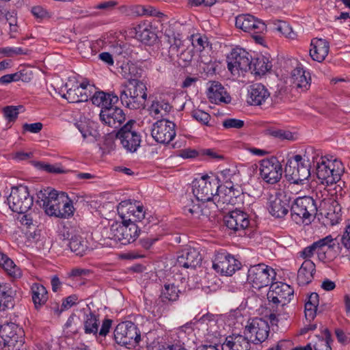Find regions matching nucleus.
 Returning a JSON list of instances; mask_svg holds the SVG:
<instances>
[{"label":"nucleus","mask_w":350,"mask_h":350,"mask_svg":"<svg viewBox=\"0 0 350 350\" xmlns=\"http://www.w3.org/2000/svg\"><path fill=\"white\" fill-rule=\"evenodd\" d=\"M37 197L43 202L42 206L48 215L60 218L73 215L75 208L72 202L64 193H58L56 190L48 187L40 190Z\"/></svg>","instance_id":"1"},{"label":"nucleus","mask_w":350,"mask_h":350,"mask_svg":"<svg viewBox=\"0 0 350 350\" xmlns=\"http://www.w3.org/2000/svg\"><path fill=\"white\" fill-rule=\"evenodd\" d=\"M146 86L141 81L125 82L120 86L119 98L130 109H143L147 99Z\"/></svg>","instance_id":"2"},{"label":"nucleus","mask_w":350,"mask_h":350,"mask_svg":"<svg viewBox=\"0 0 350 350\" xmlns=\"http://www.w3.org/2000/svg\"><path fill=\"white\" fill-rule=\"evenodd\" d=\"M228 66H267L273 59L269 53L252 56L242 48H235L227 55Z\"/></svg>","instance_id":"3"},{"label":"nucleus","mask_w":350,"mask_h":350,"mask_svg":"<svg viewBox=\"0 0 350 350\" xmlns=\"http://www.w3.org/2000/svg\"><path fill=\"white\" fill-rule=\"evenodd\" d=\"M219 189V180L207 175L196 178L192 183V191L198 200L211 202L215 191Z\"/></svg>","instance_id":"4"},{"label":"nucleus","mask_w":350,"mask_h":350,"mask_svg":"<svg viewBox=\"0 0 350 350\" xmlns=\"http://www.w3.org/2000/svg\"><path fill=\"white\" fill-rule=\"evenodd\" d=\"M291 217L296 222L311 221L314 217L317 207L314 200L309 196L297 198L291 205Z\"/></svg>","instance_id":"5"},{"label":"nucleus","mask_w":350,"mask_h":350,"mask_svg":"<svg viewBox=\"0 0 350 350\" xmlns=\"http://www.w3.org/2000/svg\"><path fill=\"white\" fill-rule=\"evenodd\" d=\"M285 176L291 183L303 185L310 176L309 166L303 162L299 154L288 160L284 169Z\"/></svg>","instance_id":"6"},{"label":"nucleus","mask_w":350,"mask_h":350,"mask_svg":"<svg viewBox=\"0 0 350 350\" xmlns=\"http://www.w3.org/2000/svg\"><path fill=\"white\" fill-rule=\"evenodd\" d=\"M7 201L10 208L20 214L27 212L33 202L27 187L23 185L13 187Z\"/></svg>","instance_id":"7"},{"label":"nucleus","mask_w":350,"mask_h":350,"mask_svg":"<svg viewBox=\"0 0 350 350\" xmlns=\"http://www.w3.org/2000/svg\"><path fill=\"white\" fill-rule=\"evenodd\" d=\"M237 28L250 33L257 43L261 44L263 38L260 35L267 29V25L261 20L251 14H240L235 18Z\"/></svg>","instance_id":"8"},{"label":"nucleus","mask_w":350,"mask_h":350,"mask_svg":"<svg viewBox=\"0 0 350 350\" xmlns=\"http://www.w3.org/2000/svg\"><path fill=\"white\" fill-rule=\"evenodd\" d=\"M114 338L116 342L123 346L134 347L141 340V334L136 325L131 321L119 323L114 330Z\"/></svg>","instance_id":"9"},{"label":"nucleus","mask_w":350,"mask_h":350,"mask_svg":"<svg viewBox=\"0 0 350 350\" xmlns=\"http://www.w3.org/2000/svg\"><path fill=\"white\" fill-rule=\"evenodd\" d=\"M66 93L62 97L68 100L69 103H80L87 101L91 96V90L94 88L87 79L82 82H78L69 79L65 84Z\"/></svg>","instance_id":"10"},{"label":"nucleus","mask_w":350,"mask_h":350,"mask_svg":"<svg viewBox=\"0 0 350 350\" xmlns=\"http://www.w3.org/2000/svg\"><path fill=\"white\" fill-rule=\"evenodd\" d=\"M274 270L264 264L251 267L247 272V282L253 288L260 289L267 286L275 277Z\"/></svg>","instance_id":"11"},{"label":"nucleus","mask_w":350,"mask_h":350,"mask_svg":"<svg viewBox=\"0 0 350 350\" xmlns=\"http://www.w3.org/2000/svg\"><path fill=\"white\" fill-rule=\"evenodd\" d=\"M294 291L291 286L283 282L271 284L267 293V299L272 308L286 306L293 297Z\"/></svg>","instance_id":"12"},{"label":"nucleus","mask_w":350,"mask_h":350,"mask_svg":"<svg viewBox=\"0 0 350 350\" xmlns=\"http://www.w3.org/2000/svg\"><path fill=\"white\" fill-rule=\"evenodd\" d=\"M134 123L133 120L129 121L116 134L123 148L132 153L137 150L141 143V135L133 129Z\"/></svg>","instance_id":"13"},{"label":"nucleus","mask_w":350,"mask_h":350,"mask_svg":"<svg viewBox=\"0 0 350 350\" xmlns=\"http://www.w3.org/2000/svg\"><path fill=\"white\" fill-rule=\"evenodd\" d=\"M259 170L261 178L268 184H275L282 178V165L275 157L263 159L260 163Z\"/></svg>","instance_id":"14"},{"label":"nucleus","mask_w":350,"mask_h":350,"mask_svg":"<svg viewBox=\"0 0 350 350\" xmlns=\"http://www.w3.org/2000/svg\"><path fill=\"white\" fill-rule=\"evenodd\" d=\"M16 326L14 323L1 326L0 349L2 350H20L23 340L16 333Z\"/></svg>","instance_id":"15"},{"label":"nucleus","mask_w":350,"mask_h":350,"mask_svg":"<svg viewBox=\"0 0 350 350\" xmlns=\"http://www.w3.org/2000/svg\"><path fill=\"white\" fill-rule=\"evenodd\" d=\"M316 174L321 183L325 185H333L340 179V173L334 169V163L323 157L317 161Z\"/></svg>","instance_id":"16"},{"label":"nucleus","mask_w":350,"mask_h":350,"mask_svg":"<svg viewBox=\"0 0 350 350\" xmlns=\"http://www.w3.org/2000/svg\"><path fill=\"white\" fill-rule=\"evenodd\" d=\"M269 326L262 319H254L245 327L244 334L249 342L257 344L263 342L269 336Z\"/></svg>","instance_id":"17"},{"label":"nucleus","mask_w":350,"mask_h":350,"mask_svg":"<svg viewBox=\"0 0 350 350\" xmlns=\"http://www.w3.org/2000/svg\"><path fill=\"white\" fill-rule=\"evenodd\" d=\"M151 135L158 143L168 144L176 136L175 124L165 119L158 120L152 126Z\"/></svg>","instance_id":"18"},{"label":"nucleus","mask_w":350,"mask_h":350,"mask_svg":"<svg viewBox=\"0 0 350 350\" xmlns=\"http://www.w3.org/2000/svg\"><path fill=\"white\" fill-rule=\"evenodd\" d=\"M200 200L197 198L193 199L191 196H185L182 200L183 211L187 217L202 219V217H208L212 211L209 208L208 204L203 202L200 203Z\"/></svg>","instance_id":"19"},{"label":"nucleus","mask_w":350,"mask_h":350,"mask_svg":"<svg viewBox=\"0 0 350 350\" xmlns=\"http://www.w3.org/2000/svg\"><path fill=\"white\" fill-rule=\"evenodd\" d=\"M213 268L221 275H232L240 269V262L226 252H218L213 262Z\"/></svg>","instance_id":"20"},{"label":"nucleus","mask_w":350,"mask_h":350,"mask_svg":"<svg viewBox=\"0 0 350 350\" xmlns=\"http://www.w3.org/2000/svg\"><path fill=\"white\" fill-rule=\"evenodd\" d=\"M310 73L304 70L303 67H295L287 79L286 83L289 84L292 90L297 92H305L310 87Z\"/></svg>","instance_id":"21"},{"label":"nucleus","mask_w":350,"mask_h":350,"mask_svg":"<svg viewBox=\"0 0 350 350\" xmlns=\"http://www.w3.org/2000/svg\"><path fill=\"white\" fill-rule=\"evenodd\" d=\"M334 238L332 235H328L323 239H321L312 245L305 247L299 254L300 257L309 260L315 253L318 255L319 260H324L326 258L325 250V247L331 249L334 247V243H333Z\"/></svg>","instance_id":"22"},{"label":"nucleus","mask_w":350,"mask_h":350,"mask_svg":"<svg viewBox=\"0 0 350 350\" xmlns=\"http://www.w3.org/2000/svg\"><path fill=\"white\" fill-rule=\"evenodd\" d=\"M290 208V198L285 193H278L270 196L268 210L272 216L282 218L287 215Z\"/></svg>","instance_id":"23"},{"label":"nucleus","mask_w":350,"mask_h":350,"mask_svg":"<svg viewBox=\"0 0 350 350\" xmlns=\"http://www.w3.org/2000/svg\"><path fill=\"white\" fill-rule=\"evenodd\" d=\"M224 222L227 228L234 232L244 230L250 224L247 214L238 209L230 211L226 215Z\"/></svg>","instance_id":"24"},{"label":"nucleus","mask_w":350,"mask_h":350,"mask_svg":"<svg viewBox=\"0 0 350 350\" xmlns=\"http://www.w3.org/2000/svg\"><path fill=\"white\" fill-rule=\"evenodd\" d=\"M100 119L106 125L117 129L125 120V114L123 110L119 107H113L101 109Z\"/></svg>","instance_id":"25"},{"label":"nucleus","mask_w":350,"mask_h":350,"mask_svg":"<svg viewBox=\"0 0 350 350\" xmlns=\"http://www.w3.org/2000/svg\"><path fill=\"white\" fill-rule=\"evenodd\" d=\"M202 256L198 250L187 247L181 251L178 256L176 266L184 268H196L201 263Z\"/></svg>","instance_id":"26"},{"label":"nucleus","mask_w":350,"mask_h":350,"mask_svg":"<svg viewBox=\"0 0 350 350\" xmlns=\"http://www.w3.org/2000/svg\"><path fill=\"white\" fill-rule=\"evenodd\" d=\"M239 191L234 192L228 190V192L223 191V188L219 187L218 191H215V195L211 203L208 204L210 210L213 212L215 208L223 211L226 208V206L232 204L234 199L237 198Z\"/></svg>","instance_id":"27"},{"label":"nucleus","mask_w":350,"mask_h":350,"mask_svg":"<svg viewBox=\"0 0 350 350\" xmlns=\"http://www.w3.org/2000/svg\"><path fill=\"white\" fill-rule=\"evenodd\" d=\"M269 96V90L261 83L252 84L247 88V102L250 105H261Z\"/></svg>","instance_id":"28"},{"label":"nucleus","mask_w":350,"mask_h":350,"mask_svg":"<svg viewBox=\"0 0 350 350\" xmlns=\"http://www.w3.org/2000/svg\"><path fill=\"white\" fill-rule=\"evenodd\" d=\"M206 96L209 101L215 104L229 103L231 101V97L227 93L224 87L217 81L211 83L207 89Z\"/></svg>","instance_id":"29"},{"label":"nucleus","mask_w":350,"mask_h":350,"mask_svg":"<svg viewBox=\"0 0 350 350\" xmlns=\"http://www.w3.org/2000/svg\"><path fill=\"white\" fill-rule=\"evenodd\" d=\"M250 342L245 335L232 334L226 338L222 345H220L221 350H250Z\"/></svg>","instance_id":"30"},{"label":"nucleus","mask_w":350,"mask_h":350,"mask_svg":"<svg viewBox=\"0 0 350 350\" xmlns=\"http://www.w3.org/2000/svg\"><path fill=\"white\" fill-rule=\"evenodd\" d=\"M311 46L310 57L319 63L323 61L329 52V43L323 39L314 38L312 40Z\"/></svg>","instance_id":"31"},{"label":"nucleus","mask_w":350,"mask_h":350,"mask_svg":"<svg viewBox=\"0 0 350 350\" xmlns=\"http://www.w3.org/2000/svg\"><path fill=\"white\" fill-rule=\"evenodd\" d=\"M315 271V264L310 260H306L298 270V284L304 286L310 283L314 278Z\"/></svg>","instance_id":"32"},{"label":"nucleus","mask_w":350,"mask_h":350,"mask_svg":"<svg viewBox=\"0 0 350 350\" xmlns=\"http://www.w3.org/2000/svg\"><path fill=\"white\" fill-rule=\"evenodd\" d=\"M122 229L120 243L126 245L133 242L139 236L140 227L137 224L124 223L122 219Z\"/></svg>","instance_id":"33"},{"label":"nucleus","mask_w":350,"mask_h":350,"mask_svg":"<svg viewBox=\"0 0 350 350\" xmlns=\"http://www.w3.org/2000/svg\"><path fill=\"white\" fill-rule=\"evenodd\" d=\"M94 105L102 107V109L110 107L118 103L119 97L116 94H106L104 92H96L90 98Z\"/></svg>","instance_id":"34"},{"label":"nucleus","mask_w":350,"mask_h":350,"mask_svg":"<svg viewBox=\"0 0 350 350\" xmlns=\"http://www.w3.org/2000/svg\"><path fill=\"white\" fill-rule=\"evenodd\" d=\"M112 55L117 65L129 66L130 63H131L129 48L126 44L113 45L112 47Z\"/></svg>","instance_id":"35"},{"label":"nucleus","mask_w":350,"mask_h":350,"mask_svg":"<svg viewBox=\"0 0 350 350\" xmlns=\"http://www.w3.org/2000/svg\"><path fill=\"white\" fill-rule=\"evenodd\" d=\"M14 295L15 291L8 284H0V311L13 308Z\"/></svg>","instance_id":"36"},{"label":"nucleus","mask_w":350,"mask_h":350,"mask_svg":"<svg viewBox=\"0 0 350 350\" xmlns=\"http://www.w3.org/2000/svg\"><path fill=\"white\" fill-rule=\"evenodd\" d=\"M135 37L146 44H151L157 40V35L150 25H139L135 28Z\"/></svg>","instance_id":"37"},{"label":"nucleus","mask_w":350,"mask_h":350,"mask_svg":"<svg viewBox=\"0 0 350 350\" xmlns=\"http://www.w3.org/2000/svg\"><path fill=\"white\" fill-rule=\"evenodd\" d=\"M32 300L35 308L38 309L44 305L48 300V293L46 288L38 283H34L31 286Z\"/></svg>","instance_id":"38"},{"label":"nucleus","mask_w":350,"mask_h":350,"mask_svg":"<svg viewBox=\"0 0 350 350\" xmlns=\"http://www.w3.org/2000/svg\"><path fill=\"white\" fill-rule=\"evenodd\" d=\"M180 290L173 282H166L161 291L159 299L163 303L175 301L179 297Z\"/></svg>","instance_id":"39"},{"label":"nucleus","mask_w":350,"mask_h":350,"mask_svg":"<svg viewBox=\"0 0 350 350\" xmlns=\"http://www.w3.org/2000/svg\"><path fill=\"white\" fill-rule=\"evenodd\" d=\"M172 107L164 100H154L148 108L150 114L154 118L165 116L171 110Z\"/></svg>","instance_id":"40"},{"label":"nucleus","mask_w":350,"mask_h":350,"mask_svg":"<svg viewBox=\"0 0 350 350\" xmlns=\"http://www.w3.org/2000/svg\"><path fill=\"white\" fill-rule=\"evenodd\" d=\"M117 211L119 216L122 219L130 221V215H127L129 213H139L144 212L143 206H135L133 204L130 200L122 201L117 207Z\"/></svg>","instance_id":"41"},{"label":"nucleus","mask_w":350,"mask_h":350,"mask_svg":"<svg viewBox=\"0 0 350 350\" xmlns=\"http://www.w3.org/2000/svg\"><path fill=\"white\" fill-rule=\"evenodd\" d=\"M338 244V248L342 255L347 254L350 250V224L346 225L344 231L334 239Z\"/></svg>","instance_id":"42"},{"label":"nucleus","mask_w":350,"mask_h":350,"mask_svg":"<svg viewBox=\"0 0 350 350\" xmlns=\"http://www.w3.org/2000/svg\"><path fill=\"white\" fill-rule=\"evenodd\" d=\"M100 321L98 316L92 312L86 314L83 320V329L86 334L96 335L98 331Z\"/></svg>","instance_id":"43"},{"label":"nucleus","mask_w":350,"mask_h":350,"mask_svg":"<svg viewBox=\"0 0 350 350\" xmlns=\"http://www.w3.org/2000/svg\"><path fill=\"white\" fill-rule=\"evenodd\" d=\"M122 223L113 222L111 225L103 228L101 233L105 239L114 240L120 242L121 240V231Z\"/></svg>","instance_id":"44"},{"label":"nucleus","mask_w":350,"mask_h":350,"mask_svg":"<svg viewBox=\"0 0 350 350\" xmlns=\"http://www.w3.org/2000/svg\"><path fill=\"white\" fill-rule=\"evenodd\" d=\"M68 245L70 250L77 256H83L87 250L85 242L83 239L79 235L72 237Z\"/></svg>","instance_id":"45"},{"label":"nucleus","mask_w":350,"mask_h":350,"mask_svg":"<svg viewBox=\"0 0 350 350\" xmlns=\"http://www.w3.org/2000/svg\"><path fill=\"white\" fill-rule=\"evenodd\" d=\"M6 273L12 278L18 279L21 278L22 271L21 269L17 267L14 261L9 257L5 259V262L1 265Z\"/></svg>","instance_id":"46"},{"label":"nucleus","mask_w":350,"mask_h":350,"mask_svg":"<svg viewBox=\"0 0 350 350\" xmlns=\"http://www.w3.org/2000/svg\"><path fill=\"white\" fill-rule=\"evenodd\" d=\"M340 207L337 202L332 200L331 206L325 213L327 219H329L331 225H335L340 219Z\"/></svg>","instance_id":"47"},{"label":"nucleus","mask_w":350,"mask_h":350,"mask_svg":"<svg viewBox=\"0 0 350 350\" xmlns=\"http://www.w3.org/2000/svg\"><path fill=\"white\" fill-rule=\"evenodd\" d=\"M325 338H321L314 346V350H332L330 344L332 342V335L327 329L323 331Z\"/></svg>","instance_id":"48"},{"label":"nucleus","mask_w":350,"mask_h":350,"mask_svg":"<svg viewBox=\"0 0 350 350\" xmlns=\"http://www.w3.org/2000/svg\"><path fill=\"white\" fill-rule=\"evenodd\" d=\"M272 63H269L270 64H279V65H284V66H304V63L301 61H299L296 58L290 57L288 56L284 57L283 55H278L276 60L273 59Z\"/></svg>","instance_id":"49"},{"label":"nucleus","mask_w":350,"mask_h":350,"mask_svg":"<svg viewBox=\"0 0 350 350\" xmlns=\"http://www.w3.org/2000/svg\"><path fill=\"white\" fill-rule=\"evenodd\" d=\"M274 29L287 38H295V33L293 31L292 27L284 21H278L274 23Z\"/></svg>","instance_id":"50"},{"label":"nucleus","mask_w":350,"mask_h":350,"mask_svg":"<svg viewBox=\"0 0 350 350\" xmlns=\"http://www.w3.org/2000/svg\"><path fill=\"white\" fill-rule=\"evenodd\" d=\"M35 166L49 173L62 174L65 172L59 164L51 165L43 162H37L35 163Z\"/></svg>","instance_id":"51"},{"label":"nucleus","mask_w":350,"mask_h":350,"mask_svg":"<svg viewBox=\"0 0 350 350\" xmlns=\"http://www.w3.org/2000/svg\"><path fill=\"white\" fill-rule=\"evenodd\" d=\"M293 91L289 85H287V83L284 85L278 86V89L273 94L275 101L279 102L286 98L288 94H292Z\"/></svg>","instance_id":"52"},{"label":"nucleus","mask_w":350,"mask_h":350,"mask_svg":"<svg viewBox=\"0 0 350 350\" xmlns=\"http://www.w3.org/2000/svg\"><path fill=\"white\" fill-rule=\"evenodd\" d=\"M20 108H23V106H6L3 109V112L5 118L10 122L14 121L18 115V110Z\"/></svg>","instance_id":"53"},{"label":"nucleus","mask_w":350,"mask_h":350,"mask_svg":"<svg viewBox=\"0 0 350 350\" xmlns=\"http://www.w3.org/2000/svg\"><path fill=\"white\" fill-rule=\"evenodd\" d=\"M191 115L192 117L198 122L205 125H208V122L211 120V116L208 113L202 110L195 109L191 112Z\"/></svg>","instance_id":"54"},{"label":"nucleus","mask_w":350,"mask_h":350,"mask_svg":"<svg viewBox=\"0 0 350 350\" xmlns=\"http://www.w3.org/2000/svg\"><path fill=\"white\" fill-rule=\"evenodd\" d=\"M244 124L243 120L235 118H228L222 122L223 126L226 129H241Z\"/></svg>","instance_id":"55"},{"label":"nucleus","mask_w":350,"mask_h":350,"mask_svg":"<svg viewBox=\"0 0 350 350\" xmlns=\"http://www.w3.org/2000/svg\"><path fill=\"white\" fill-rule=\"evenodd\" d=\"M271 67H248V70L254 75L255 79H260L271 70Z\"/></svg>","instance_id":"56"},{"label":"nucleus","mask_w":350,"mask_h":350,"mask_svg":"<svg viewBox=\"0 0 350 350\" xmlns=\"http://www.w3.org/2000/svg\"><path fill=\"white\" fill-rule=\"evenodd\" d=\"M318 306L309 304L308 302L305 304V317L308 321H312L314 319L317 314Z\"/></svg>","instance_id":"57"},{"label":"nucleus","mask_w":350,"mask_h":350,"mask_svg":"<svg viewBox=\"0 0 350 350\" xmlns=\"http://www.w3.org/2000/svg\"><path fill=\"white\" fill-rule=\"evenodd\" d=\"M77 127L82 134L83 138H87L89 136H92L94 138L97 136L96 131L90 129L88 125L85 124H78Z\"/></svg>","instance_id":"58"},{"label":"nucleus","mask_w":350,"mask_h":350,"mask_svg":"<svg viewBox=\"0 0 350 350\" xmlns=\"http://www.w3.org/2000/svg\"><path fill=\"white\" fill-rule=\"evenodd\" d=\"M43 127V125L41 122H36L32 124L25 123L23 125V129L24 131H28L32 133H39Z\"/></svg>","instance_id":"59"},{"label":"nucleus","mask_w":350,"mask_h":350,"mask_svg":"<svg viewBox=\"0 0 350 350\" xmlns=\"http://www.w3.org/2000/svg\"><path fill=\"white\" fill-rule=\"evenodd\" d=\"M192 44L194 47H198L200 51L204 49L206 45H208L207 39L200 36H193Z\"/></svg>","instance_id":"60"},{"label":"nucleus","mask_w":350,"mask_h":350,"mask_svg":"<svg viewBox=\"0 0 350 350\" xmlns=\"http://www.w3.org/2000/svg\"><path fill=\"white\" fill-rule=\"evenodd\" d=\"M231 75L235 78H239L241 76L245 77V73L247 72V67H228Z\"/></svg>","instance_id":"61"},{"label":"nucleus","mask_w":350,"mask_h":350,"mask_svg":"<svg viewBox=\"0 0 350 350\" xmlns=\"http://www.w3.org/2000/svg\"><path fill=\"white\" fill-rule=\"evenodd\" d=\"M138 13L142 15H149V16H160L163 15L161 12H157L152 7L145 8L143 6H140L138 8Z\"/></svg>","instance_id":"62"},{"label":"nucleus","mask_w":350,"mask_h":350,"mask_svg":"<svg viewBox=\"0 0 350 350\" xmlns=\"http://www.w3.org/2000/svg\"><path fill=\"white\" fill-rule=\"evenodd\" d=\"M77 296L76 295H72L66 297L62 302V310H66L75 305L77 301Z\"/></svg>","instance_id":"63"},{"label":"nucleus","mask_w":350,"mask_h":350,"mask_svg":"<svg viewBox=\"0 0 350 350\" xmlns=\"http://www.w3.org/2000/svg\"><path fill=\"white\" fill-rule=\"evenodd\" d=\"M20 80L23 82H29L33 78V72L29 68H25L18 72Z\"/></svg>","instance_id":"64"}]
</instances>
